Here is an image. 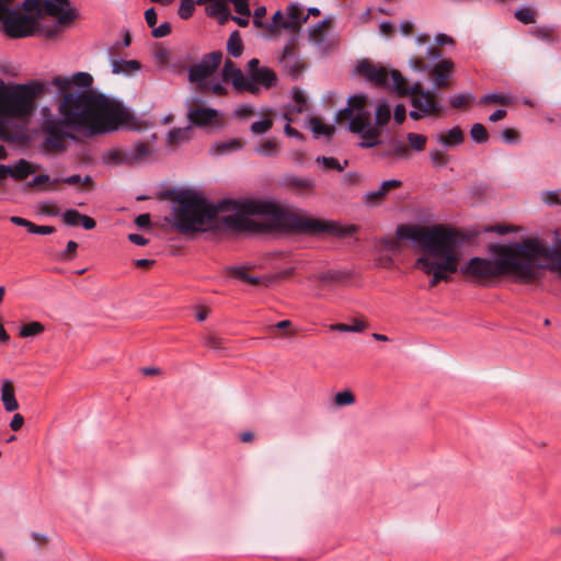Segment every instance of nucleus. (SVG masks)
Wrapping results in <instances>:
<instances>
[{
    "label": "nucleus",
    "mask_w": 561,
    "mask_h": 561,
    "mask_svg": "<svg viewBox=\"0 0 561 561\" xmlns=\"http://www.w3.org/2000/svg\"><path fill=\"white\" fill-rule=\"evenodd\" d=\"M172 226L181 233L202 231L222 211L233 214L224 217V222L238 231H261L263 225L251 216H262L268 221V228L293 229L304 232H330L340 234L334 222L295 216L278 205L255 199H226L217 205L208 203L201 194L186 190L172 195Z\"/></svg>",
    "instance_id": "nucleus-1"
},
{
    "label": "nucleus",
    "mask_w": 561,
    "mask_h": 561,
    "mask_svg": "<svg viewBox=\"0 0 561 561\" xmlns=\"http://www.w3.org/2000/svg\"><path fill=\"white\" fill-rule=\"evenodd\" d=\"M493 257L474 256L460 267L461 275L479 286H492L504 277L515 282L533 285L542 277L545 265L561 276V256L556 251L541 244L535 239H526L514 244H495L491 248Z\"/></svg>",
    "instance_id": "nucleus-2"
},
{
    "label": "nucleus",
    "mask_w": 561,
    "mask_h": 561,
    "mask_svg": "<svg viewBox=\"0 0 561 561\" xmlns=\"http://www.w3.org/2000/svg\"><path fill=\"white\" fill-rule=\"evenodd\" d=\"M93 78L87 72H77L71 78L56 77L53 80L66 93L59 113L65 125L82 128L89 135H100L118 129L129 119L128 112L117 102L91 92L68 93L72 85L89 88Z\"/></svg>",
    "instance_id": "nucleus-3"
},
{
    "label": "nucleus",
    "mask_w": 561,
    "mask_h": 561,
    "mask_svg": "<svg viewBox=\"0 0 561 561\" xmlns=\"http://www.w3.org/2000/svg\"><path fill=\"white\" fill-rule=\"evenodd\" d=\"M396 236L414 242V250L421 253L414 267L431 277V287L440 282H450L458 272L460 252L457 230L442 225H400Z\"/></svg>",
    "instance_id": "nucleus-4"
},
{
    "label": "nucleus",
    "mask_w": 561,
    "mask_h": 561,
    "mask_svg": "<svg viewBox=\"0 0 561 561\" xmlns=\"http://www.w3.org/2000/svg\"><path fill=\"white\" fill-rule=\"evenodd\" d=\"M357 71L376 87L392 89L399 95H410L412 106L423 114L430 116L440 114L442 105L435 94L425 91L420 82L409 87L400 71L394 69L389 71L386 67L368 60L359 62Z\"/></svg>",
    "instance_id": "nucleus-5"
},
{
    "label": "nucleus",
    "mask_w": 561,
    "mask_h": 561,
    "mask_svg": "<svg viewBox=\"0 0 561 561\" xmlns=\"http://www.w3.org/2000/svg\"><path fill=\"white\" fill-rule=\"evenodd\" d=\"M23 9L35 16L11 11L2 21L4 32L12 38L26 37L37 28V19L44 15L57 18L59 25H69L78 18V11L69 0H25Z\"/></svg>",
    "instance_id": "nucleus-6"
},
{
    "label": "nucleus",
    "mask_w": 561,
    "mask_h": 561,
    "mask_svg": "<svg viewBox=\"0 0 561 561\" xmlns=\"http://www.w3.org/2000/svg\"><path fill=\"white\" fill-rule=\"evenodd\" d=\"M36 89L30 84H5L0 79V138L14 141L23 130L11 119H25L35 111Z\"/></svg>",
    "instance_id": "nucleus-7"
},
{
    "label": "nucleus",
    "mask_w": 561,
    "mask_h": 561,
    "mask_svg": "<svg viewBox=\"0 0 561 561\" xmlns=\"http://www.w3.org/2000/svg\"><path fill=\"white\" fill-rule=\"evenodd\" d=\"M365 95H354L348 100L347 107L339 111L337 122L350 121V130L359 134L363 138L360 147L370 148L379 142L380 130L370 125V113L366 110Z\"/></svg>",
    "instance_id": "nucleus-8"
},
{
    "label": "nucleus",
    "mask_w": 561,
    "mask_h": 561,
    "mask_svg": "<svg viewBox=\"0 0 561 561\" xmlns=\"http://www.w3.org/2000/svg\"><path fill=\"white\" fill-rule=\"evenodd\" d=\"M221 61L222 53L217 50L205 55L198 64L190 68L188 80L196 85L197 91L202 93L209 92L217 96L227 94L225 85L214 80V75Z\"/></svg>",
    "instance_id": "nucleus-9"
},
{
    "label": "nucleus",
    "mask_w": 561,
    "mask_h": 561,
    "mask_svg": "<svg viewBox=\"0 0 561 561\" xmlns=\"http://www.w3.org/2000/svg\"><path fill=\"white\" fill-rule=\"evenodd\" d=\"M65 122L48 121L43 126L45 134L43 147L48 153H56L66 150V139L69 136L62 129Z\"/></svg>",
    "instance_id": "nucleus-10"
},
{
    "label": "nucleus",
    "mask_w": 561,
    "mask_h": 561,
    "mask_svg": "<svg viewBox=\"0 0 561 561\" xmlns=\"http://www.w3.org/2000/svg\"><path fill=\"white\" fill-rule=\"evenodd\" d=\"M259 64L260 61L256 58H253L248 62V70L250 72L248 80L252 85V89L247 91L253 94L259 91V87L270 89L275 85L277 81V76L273 69L259 67Z\"/></svg>",
    "instance_id": "nucleus-11"
},
{
    "label": "nucleus",
    "mask_w": 561,
    "mask_h": 561,
    "mask_svg": "<svg viewBox=\"0 0 561 561\" xmlns=\"http://www.w3.org/2000/svg\"><path fill=\"white\" fill-rule=\"evenodd\" d=\"M222 78L224 81L231 82L233 88L238 91L252 89V85L250 84L248 78L230 59H227L225 61L222 68Z\"/></svg>",
    "instance_id": "nucleus-12"
},
{
    "label": "nucleus",
    "mask_w": 561,
    "mask_h": 561,
    "mask_svg": "<svg viewBox=\"0 0 561 561\" xmlns=\"http://www.w3.org/2000/svg\"><path fill=\"white\" fill-rule=\"evenodd\" d=\"M285 21L282 22V28L296 33L307 22L308 15H304L302 9L298 4H289L285 11Z\"/></svg>",
    "instance_id": "nucleus-13"
},
{
    "label": "nucleus",
    "mask_w": 561,
    "mask_h": 561,
    "mask_svg": "<svg viewBox=\"0 0 561 561\" xmlns=\"http://www.w3.org/2000/svg\"><path fill=\"white\" fill-rule=\"evenodd\" d=\"M188 119L192 124L204 127L208 125H220L219 113L210 107H195L188 112Z\"/></svg>",
    "instance_id": "nucleus-14"
},
{
    "label": "nucleus",
    "mask_w": 561,
    "mask_h": 561,
    "mask_svg": "<svg viewBox=\"0 0 561 561\" xmlns=\"http://www.w3.org/2000/svg\"><path fill=\"white\" fill-rule=\"evenodd\" d=\"M454 62L450 59L440 60L436 64L430 75L433 79L434 84L437 88H444L448 84V79L450 78L454 70Z\"/></svg>",
    "instance_id": "nucleus-15"
},
{
    "label": "nucleus",
    "mask_w": 561,
    "mask_h": 561,
    "mask_svg": "<svg viewBox=\"0 0 561 561\" xmlns=\"http://www.w3.org/2000/svg\"><path fill=\"white\" fill-rule=\"evenodd\" d=\"M401 185L402 182L399 180L383 181L378 187V190L366 193L364 199L367 204L378 205L385 199V197L390 193V191L399 188L401 187Z\"/></svg>",
    "instance_id": "nucleus-16"
},
{
    "label": "nucleus",
    "mask_w": 561,
    "mask_h": 561,
    "mask_svg": "<svg viewBox=\"0 0 561 561\" xmlns=\"http://www.w3.org/2000/svg\"><path fill=\"white\" fill-rule=\"evenodd\" d=\"M62 221L71 227L82 226L87 230H91L95 227V220L92 217L82 215L76 209L66 210L62 214Z\"/></svg>",
    "instance_id": "nucleus-17"
},
{
    "label": "nucleus",
    "mask_w": 561,
    "mask_h": 561,
    "mask_svg": "<svg viewBox=\"0 0 561 561\" xmlns=\"http://www.w3.org/2000/svg\"><path fill=\"white\" fill-rule=\"evenodd\" d=\"M103 161L113 165H133L129 148H113L104 152Z\"/></svg>",
    "instance_id": "nucleus-18"
},
{
    "label": "nucleus",
    "mask_w": 561,
    "mask_h": 561,
    "mask_svg": "<svg viewBox=\"0 0 561 561\" xmlns=\"http://www.w3.org/2000/svg\"><path fill=\"white\" fill-rule=\"evenodd\" d=\"M1 402L7 412H14L19 409V402L15 398V388L13 381L4 379L1 383Z\"/></svg>",
    "instance_id": "nucleus-19"
},
{
    "label": "nucleus",
    "mask_w": 561,
    "mask_h": 561,
    "mask_svg": "<svg viewBox=\"0 0 561 561\" xmlns=\"http://www.w3.org/2000/svg\"><path fill=\"white\" fill-rule=\"evenodd\" d=\"M207 14L218 20L219 24L227 23L231 14L225 0H214L206 8Z\"/></svg>",
    "instance_id": "nucleus-20"
},
{
    "label": "nucleus",
    "mask_w": 561,
    "mask_h": 561,
    "mask_svg": "<svg viewBox=\"0 0 561 561\" xmlns=\"http://www.w3.org/2000/svg\"><path fill=\"white\" fill-rule=\"evenodd\" d=\"M10 221L13 225L26 228L30 233L51 234L55 232V228L53 226H37L34 222L19 216L10 217Z\"/></svg>",
    "instance_id": "nucleus-21"
},
{
    "label": "nucleus",
    "mask_w": 561,
    "mask_h": 561,
    "mask_svg": "<svg viewBox=\"0 0 561 561\" xmlns=\"http://www.w3.org/2000/svg\"><path fill=\"white\" fill-rule=\"evenodd\" d=\"M10 168V176L16 181L25 180L28 175L34 174L38 169V167L34 165L25 159L19 160L13 167Z\"/></svg>",
    "instance_id": "nucleus-22"
},
{
    "label": "nucleus",
    "mask_w": 561,
    "mask_h": 561,
    "mask_svg": "<svg viewBox=\"0 0 561 561\" xmlns=\"http://www.w3.org/2000/svg\"><path fill=\"white\" fill-rule=\"evenodd\" d=\"M133 165L147 161L152 154V148L147 142H136L129 148Z\"/></svg>",
    "instance_id": "nucleus-23"
},
{
    "label": "nucleus",
    "mask_w": 561,
    "mask_h": 561,
    "mask_svg": "<svg viewBox=\"0 0 561 561\" xmlns=\"http://www.w3.org/2000/svg\"><path fill=\"white\" fill-rule=\"evenodd\" d=\"M60 183L76 186L81 191H92L94 188V181L92 176L85 175L82 178L79 174H72L67 178L59 179Z\"/></svg>",
    "instance_id": "nucleus-24"
},
{
    "label": "nucleus",
    "mask_w": 561,
    "mask_h": 561,
    "mask_svg": "<svg viewBox=\"0 0 561 561\" xmlns=\"http://www.w3.org/2000/svg\"><path fill=\"white\" fill-rule=\"evenodd\" d=\"M331 25V21L329 19H324L323 21L317 23L311 26L308 32L309 39L317 45H320L324 41L325 33L328 32Z\"/></svg>",
    "instance_id": "nucleus-25"
},
{
    "label": "nucleus",
    "mask_w": 561,
    "mask_h": 561,
    "mask_svg": "<svg viewBox=\"0 0 561 561\" xmlns=\"http://www.w3.org/2000/svg\"><path fill=\"white\" fill-rule=\"evenodd\" d=\"M437 138L445 146H457L463 141V131L459 126H455L447 133L439 134Z\"/></svg>",
    "instance_id": "nucleus-26"
},
{
    "label": "nucleus",
    "mask_w": 561,
    "mask_h": 561,
    "mask_svg": "<svg viewBox=\"0 0 561 561\" xmlns=\"http://www.w3.org/2000/svg\"><path fill=\"white\" fill-rule=\"evenodd\" d=\"M140 69V64L137 60H112V70L114 73H131Z\"/></svg>",
    "instance_id": "nucleus-27"
},
{
    "label": "nucleus",
    "mask_w": 561,
    "mask_h": 561,
    "mask_svg": "<svg viewBox=\"0 0 561 561\" xmlns=\"http://www.w3.org/2000/svg\"><path fill=\"white\" fill-rule=\"evenodd\" d=\"M534 35L547 43L553 44L560 41L559 32L553 26H539L534 31Z\"/></svg>",
    "instance_id": "nucleus-28"
},
{
    "label": "nucleus",
    "mask_w": 561,
    "mask_h": 561,
    "mask_svg": "<svg viewBox=\"0 0 561 561\" xmlns=\"http://www.w3.org/2000/svg\"><path fill=\"white\" fill-rule=\"evenodd\" d=\"M191 128H174L169 131L168 134V145L170 146H178L180 144H183L190 139Z\"/></svg>",
    "instance_id": "nucleus-29"
},
{
    "label": "nucleus",
    "mask_w": 561,
    "mask_h": 561,
    "mask_svg": "<svg viewBox=\"0 0 561 561\" xmlns=\"http://www.w3.org/2000/svg\"><path fill=\"white\" fill-rule=\"evenodd\" d=\"M44 331H45V327L43 323H41L38 321H32V322L23 324L20 328L19 336L23 337V339L34 337V336L42 334Z\"/></svg>",
    "instance_id": "nucleus-30"
},
{
    "label": "nucleus",
    "mask_w": 561,
    "mask_h": 561,
    "mask_svg": "<svg viewBox=\"0 0 561 561\" xmlns=\"http://www.w3.org/2000/svg\"><path fill=\"white\" fill-rule=\"evenodd\" d=\"M309 123L316 136H331L335 130L333 125L325 124L318 117H312Z\"/></svg>",
    "instance_id": "nucleus-31"
},
{
    "label": "nucleus",
    "mask_w": 561,
    "mask_h": 561,
    "mask_svg": "<svg viewBox=\"0 0 561 561\" xmlns=\"http://www.w3.org/2000/svg\"><path fill=\"white\" fill-rule=\"evenodd\" d=\"M316 162L324 170H336L339 172L343 171L348 164L347 160L341 164L340 161L333 157H318Z\"/></svg>",
    "instance_id": "nucleus-32"
},
{
    "label": "nucleus",
    "mask_w": 561,
    "mask_h": 561,
    "mask_svg": "<svg viewBox=\"0 0 561 561\" xmlns=\"http://www.w3.org/2000/svg\"><path fill=\"white\" fill-rule=\"evenodd\" d=\"M227 50L232 57L241 56L243 51V44L238 32H233L227 43Z\"/></svg>",
    "instance_id": "nucleus-33"
},
{
    "label": "nucleus",
    "mask_w": 561,
    "mask_h": 561,
    "mask_svg": "<svg viewBox=\"0 0 561 561\" xmlns=\"http://www.w3.org/2000/svg\"><path fill=\"white\" fill-rule=\"evenodd\" d=\"M60 183L59 179H50L48 174H38L31 182L27 183L28 187H37L44 184L49 185V190H57L58 184Z\"/></svg>",
    "instance_id": "nucleus-34"
},
{
    "label": "nucleus",
    "mask_w": 561,
    "mask_h": 561,
    "mask_svg": "<svg viewBox=\"0 0 561 561\" xmlns=\"http://www.w3.org/2000/svg\"><path fill=\"white\" fill-rule=\"evenodd\" d=\"M481 104H500V105H508L513 103V99L503 93H491L482 96L480 99Z\"/></svg>",
    "instance_id": "nucleus-35"
},
{
    "label": "nucleus",
    "mask_w": 561,
    "mask_h": 561,
    "mask_svg": "<svg viewBox=\"0 0 561 561\" xmlns=\"http://www.w3.org/2000/svg\"><path fill=\"white\" fill-rule=\"evenodd\" d=\"M226 274H228L232 277L239 278V279H241L245 283H249L251 285L259 284V279L247 274L244 268H242V267H234V266L228 267V268H226Z\"/></svg>",
    "instance_id": "nucleus-36"
},
{
    "label": "nucleus",
    "mask_w": 561,
    "mask_h": 561,
    "mask_svg": "<svg viewBox=\"0 0 561 561\" xmlns=\"http://www.w3.org/2000/svg\"><path fill=\"white\" fill-rule=\"evenodd\" d=\"M391 118V110L387 103H380L376 108V124L378 127L385 126Z\"/></svg>",
    "instance_id": "nucleus-37"
},
{
    "label": "nucleus",
    "mask_w": 561,
    "mask_h": 561,
    "mask_svg": "<svg viewBox=\"0 0 561 561\" xmlns=\"http://www.w3.org/2000/svg\"><path fill=\"white\" fill-rule=\"evenodd\" d=\"M333 401L337 407L352 405L355 402V396L351 390H343L334 396Z\"/></svg>",
    "instance_id": "nucleus-38"
},
{
    "label": "nucleus",
    "mask_w": 561,
    "mask_h": 561,
    "mask_svg": "<svg viewBox=\"0 0 561 561\" xmlns=\"http://www.w3.org/2000/svg\"><path fill=\"white\" fill-rule=\"evenodd\" d=\"M407 138L412 149L416 151H422L425 149L427 141L425 136L415 133H409Z\"/></svg>",
    "instance_id": "nucleus-39"
},
{
    "label": "nucleus",
    "mask_w": 561,
    "mask_h": 561,
    "mask_svg": "<svg viewBox=\"0 0 561 561\" xmlns=\"http://www.w3.org/2000/svg\"><path fill=\"white\" fill-rule=\"evenodd\" d=\"M470 136L476 142H485L489 137L486 128L479 123L472 125Z\"/></svg>",
    "instance_id": "nucleus-40"
},
{
    "label": "nucleus",
    "mask_w": 561,
    "mask_h": 561,
    "mask_svg": "<svg viewBox=\"0 0 561 561\" xmlns=\"http://www.w3.org/2000/svg\"><path fill=\"white\" fill-rule=\"evenodd\" d=\"M278 146L273 139H266L257 147L256 151L263 156H274L277 153Z\"/></svg>",
    "instance_id": "nucleus-41"
},
{
    "label": "nucleus",
    "mask_w": 561,
    "mask_h": 561,
    "mask_svg": "<svg viewBox=\"0 0 561 561\" xmlns=\"http://www.w3.org/2000/svg\"><path fill=\"white\" fill-rule=\"evenodd\" d=\"M515 18L524 24H531L536 21L535 11L530 8H522L517 10L515 12Z\"/></svg>",
    "instance_id": "nucleus-42"
},
{
    "label": "nucleus",
    "mask_w": 561,
    "mask_h": 561,
    "mask_svg": "<svg viewBox=\"0 0 561 561\" xmlns=\"http://www.w3.org/2000/svg\"><path fill=\"white\" fill-rule=\"evenodd\" d=\"M473 100L471 94H456L450 98V105L455 108L468 106Z\"/></svg>",
    "instance_id": "nucleus-43"
},
{
    "label": "nucleus",
    "mask_w": 561,
    "mask_h": 561,
    "mask_svg": "<svg viewBox=\"0 0 561 561\" xmlns=\"http://www.w3.org/2000/svg\"><path fill=\"white\" fill-rule=\"evenodd\" d=\"M273 126V122L270 118H264L259 122H254L251 125V131L255 135H261L268 131Z\"/></svg>",
    "instance_id": "nucleus-44"
},
{
    "label": "nucleus",
    "mask_w": 561,
    "mask_h": 561,
    "mask_svg": "<svg viewBox=\"0 0 561 561\" xmlns=\"http://www.w3.org/2000/svg\"><path fill=\"white\" fill-rule=\"evenodd\" d=\"M234 7V11L241 16H250L251 11L248 0H228Z\"/></svg>",
    "instance_id": "nucleus-45"
},
{
    "label": "nucleus",
    "mask_w": 561,
    "mask_h": 561,
    "mask_svg": "<svg viewBox=\"0 0 561 561\" xmlns=\"http://www.w3.org/2000/svg\"><path fill=\"white\" fill-rule=\"evenodd\" d=\"M194 3L188 0H183L179 8V15L183 20H187L193 15L194 12Z\"/></svg>",
    "instance_id": "nucleus-46"
},
{
    "label": "nucleus",
    "mask_w": 561,
    "mask_h": 561,
    "mask_svg": "<svg viewBox=\"0 0 561 561\" xmlns=\"http://www.w3.org/2000/svg\"><path fill=\"white\" fill-rule=\"evenodd\" d=\"M241 146L242 145H241L240 140H231V141H228V142H222L220 145H217L216 152L217 153H224V152H227L229 150L240 149Z\"/></svg>",
    "instance_id": "nucleus-47"
},
{
    "label": "nucleus",
    "mask_w": 561,
    "mask_h": 561,
    "mask_svg": "<svg viewBox=\"0 0 561 561\" xmlns=\"http://www.w3.org/2000/svg\"><path fill=\"white\" fill-rule=\"evenodd\" d=\"M171 33V25L168 22L160 24L158 27L152 28V36L156 38L165 37Z\"/></svg>",
    "instance_id": "nucleus-48"
},
{
    "label": "nucleus",
    "mask_w": 561,
    "mask_h": 561,
    "mask_svg": "<svg viewBox=\"0 0 561 561\" xmlns=\"http://www.w3.org/2000/svg\"><path fill=\"white\" fill-rule=\"evenodd\" d=\"M234 115L242 119L249 118L254 115V108L249 104H244V105L239 106L234 111Z\"/></svg>",
    "instance_id": "nucleus-49"
},
{
    "label": "nucleus",
    "mask_w": 561,
    "mask_h": 561,
    "mask_svg": "<svg viewBox=\"0 0 561 561\" xmlns=\"http://www.w3.org/2000/svg\"><path fill=\"white\" fill-rule=\"evenodd\" d=\"M431 159L436 167H443L447 163V156L440 150H433L431 152Z\"/></svg>",
    "instance_id": "nucleus-50"
},
{
    "label": "nucleus",
    "mask_w": 561,
    "mask_h": 561,
    "mask_svg": "<svg viewBox=\"0 0 561 561\" xmlns=\"http://www.w3.org/2000/svg\"><path fill=\"white\" fill-rule=\"evenodd\" d=\"M205 345L214 350H220L224 345V339L218 335H208L205 339Z\"/></svg>",
    "instance_id": "nucleus-51"
},
{
    "label": "nucleus",
    "mask_w": 561,
    "mask_h": 561,
    "mask_svg": "<svg viewBox=\"0 0 561 561\" xmlns=\"http://www.w3.org/2000/svg\"><path fill=\"white\" fill-rule=\"evenodd\" d=\"M39 210L49 216H57L59 214V208L55 203H42L39 204Z\"/></svg>",
    "instance_id": "nucleus-52"
},
{
    "label": "nucleus",
    "mask_w": 561,
    "mask_h": 561,
    "mask_svg": "<svg viewBox=\"0 0 561 561\" xmlns=\"http://www.w3.org/2000/svg\"><path fill=\"white\" fill-rule=\"evenodd\" d=\"M78 249V243L76 241H69L67 243V247L62 253V259L65 260H71L76 256Z\"/></svg>",
    "instance_id": "nucleus-53"
},
{
    "label": "nucleus",
    "mask_w": 561,
    "mask_h": 561,
    "mask_svg": "<svg viewBox=\"0 0 561 561\" xmlns=\"http://www.w3.org/2000/svg\"><path fill=\"white\" fill-rule=\"evenodd\" d=\"M294 100L298 104L297 111L299 113L302 112L306 107V102H307L305 93L301 90L296 89L294 91Z\"/></svg>",
    "instance_id": "nucleus-54"
},
{
    "label": "nucleus",
    "mask_w": 561,
    "mask_h": 561,
    "mask_svg": "<svg viewBox=\"0 0 561 561\" xmlns=\"http://www.w3.org/2000/svg\"><path fill=\"white\" fill-rule=\"evenodd\" d=\"M407 116V110L403 104H399L394 107L393 118L397 124H402Z\"/></svg>",
    "instance_id": "nucleus-55"
},
{
    "label": "nucleus",
    "mask_w": 561,
    "mask_h": 561,
    "mask_svg": "<svg viewBox=\"0 0 561 561\" xmlns=\"http://www.w3.org/2000/svg\"><path fill=\"white\" fill-rule=\"evenodd\" d=\"M502 138L506 142H515L519 139L518 133L513 128H505L502 131Z\"/></svg>",
    "instance_id": "nucleus-56"
},
{
    "label": "nucleus",
    "mask_w": 561,
    "mask_h": 561,
    "mask_svg": "<svg viewBox=\"0 0 561 561\" xmlns=\"http://www.w3.org/2000/svg\"><path fill=\"white\" fill-rule=\"evenodd\" d=\"M23 424H24V417L21 414L16 413L13 415V417L10 422V427L12 431L16 432V431L21 430Z\"/></svg>",
    "instance_id": "nucleus-57"
},
{
    "label": "nucleus",
    "mask_w": 561,
    "mask_h": 561,
    "mask_svg": "<svg viewBox=\"0 0 561 561\" xmlns=\"http://www.w3.org/2000/svg\"><path fill=\"white\" fill-rule=\"evenodd\" d=\"M145 20L150 27H153L157 24V12L153 8L146 10Z\"/></svg>",
    "instance_id": "nucleus-58"
},
{
    "label": "nucleus",
    "mask_w": 561,
    "mask_h": 561,
    "mask_svg": "<svg viewBox=\"0 0 561 561\" xmlns=\"http://www.w3.org/2000/svg\"><path fill=\"white\" fill-rule=\"evenodd\" d=\"M285 13H283L282 11H276L273 15V20H272V26L276 30H280L282 28V22L285 21Z\"/></svg>",
    "instance_id": "nucleus-59"
},
{
    "label": "nucleus",
    "mask_w": 561,
    "mask_h": 561,
    "mask_svg": "<svg viewBox=\"0 0 561 561\" xmlns=\"http://www.w3.org/2000/svg\"><path fill=\"white\" fill-rule=\"evenodd\" d=\"M12 0H0V21L2 22L11 12L9 4Z\"/></svg>",
    "instance_id": "nucleus-60"
},
{
    "label": "nucleus",
    "mask_w": 561,
    "mask_h": 561,
    "mask_svg": "<svg viewBox=\"0 0 561 561\" xmlns=\"http://www.w3.org/2000/svg\"><path fill=\"white\" fill-rule=\"evenodd\" d=\"M410 65L414 70L425 71L427 69V66L425 65L424 60L420 57L412 58L410 60Z\"/></svg>",
    "instance_id": "nucleus-61"
},
{
    "label": "nucleus",
    "mask_w": 561,
    "mask_h": 561,
    "mask_svg": "<svg viewBox=\"0 0 561 561\" xmlns=\"http://www.w3.org/2000/svg\"><path fill=\"white\" fill-rule=\"evenodd\" d=\"M393 153L399 158H408L409 157V148L403 144L396 145L393 149Z\"/></svg>",
    "instance_id": "nucleus-62"
},
{
    "label": "nucleus",
    "mask_w": 561,
    "mask_h": 561,
    "mask_svg": "<svg viewBox=\"0 0 561 561\" xmlns=\"http://www.w3.org/2000/svg\"><path fill=\"white\" fill-rule=\"evenodd\" d=\"M135 224L140 228L148 227L150 225V215L141 214V215L137 216L135 219Z\"/></svg>",
    "instance_id": "nucleus-63"
},
{
    "label": "nucleus",
    "mask_w": 561,
    "mask_h": 561,
    "mask_svg": "<svg viewBox=\"0 0 561 561\" xmlns=\"http://www.w3.org/2000/svg\"><path fill=\"white\" fill-rule=\"evenodd\" d=\"M128 240L137 245H146L148 243V239L138 233L128 234Z\"/></svg>",
    "instance_id": "nucleus-64"
}]
</instances>
